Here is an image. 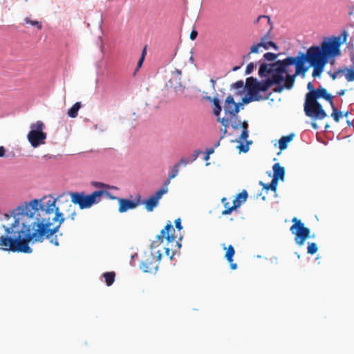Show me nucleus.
Returning a JSON list of instances; mask_svg holds the SVG:
<instances>
[{
    "label": "nucleus",
    "mask_w": 354,
    "mask_h": 354,
    "mask_svg": "<svg viewBox=\"0 0 354 354\" xmlns=\"http://www.w3.org/2000/svg\"><path fill=\"white\" fill-rule=\"evenodd\" d=\"M230 263V268L232 270H236L237 268V264L236 263H234L233 261L232 263Z\"/></svg>",
    "instance_id": "50"
},
{
    "label": "nucleus",
    "mask_w": 354,
    "mask_h": 354,
    "mask_svg": "<svg viewBox=\"0 0 354 354\" xmlns=\"http://www.w3.org/2000/svg\"><path fill=\"white\" fill-rule=\"evenodd\" d=\"M347 36V32L344 30L341 35L325 37L320 46H311L313 77H319L328 63L335 64V58L341 55L340 47L346 42Z\"/></svg>",
    "instance_id": "3"
},
{
    "label": "nucleus",
    "mask_w": 354,
    "mask_h": 354,
    "mask_svg": "<svg viewBox=\"0 0 354 354\" xmlns=\"http://www.w3.org/2000/svg\"><path fill=\"white\" fill-rule=\"evenodd\" d=\"M250 54H251V53H248V54H247L246 55H244V56H243V59H248V58H250Z\"/></svg>",
    "instance_id": "57"
},
{
    "label": "nucleus",
    "mask_w": 354,
    "mask_h": 354,
    "mask_svg": "<svg viewBox=\"0 0 354 354\" xmlns=\"http://www.w3.org/2000/svg\"><path fill=\"white\" fill-rule=\"evenodd\" d=\"M210 82H211V86H212V88H214V87H215V84H216V80H214V79H212V80H210Z\"/></svg>",
    "instance_id": "53"
},
{
    "label": "nucleus",
    "mask_w": 354,
    "mask_h": 354,
    "mask_svg": "<svg viewBox=\"0 0 354 354\" xmlns=\"http://www.w3.org/2000/svg\"><path fill=\"white\" fill-rule=\"evenodd\" d=\"M181 71L176 69L171 74L170 78L167 82L165 86L167 88H179L181 87L185 88V85L181 82Z\"/></svg>",
    "instance_id": "15"
},
{
    "label": "nucleus",
    "mask_w": 354,
    "mask_h": 354,
    "mask_svg": "<svg viewBox=\"0 0 354 354\" xmlns=\"http://www.w3.org/2000/svg\"><path fill=\"white\" fill-rule=\"evenodd\" d=\"M263 44H261V41L257 44H254L250 48V53H258L259 51V48L262 47Z\"/></svg>",
    "instance_id": "33"
},
{
    "label": "nucleus",
    "mask_w": 354,
    "mask_h": 354,
    "mask_svg": "<svg viewBox=\"0 0 354 354\" xmlns=\"http://www.w3.org/2000/svg\"><path fill=\"white\" fill-rule=\"evenodd\" d=\"M257 22L259 25V30L261 32H265L267 35L270 34L272 29L270 17L266 15L259 16L257 18Z\"/></svg>",
    "instance_id": "18"
},
{
    "label": "nucleus",
    "mask_w": 354,
    "mask_h": 354,
    "mask_svg": "<svg viewBox=\"0 0 354 354\" xmlns=\"http://www.w3.org/2000/svg\"><path fill=\"white\" fill-rule=\"evenodd\" d=\"M329 127H330V125H329V124H326L325 125V127H324L325 131H327V130H328V129Z\"/></svg>",
    "instance_id": "60"
},
{
    "label": "nucleus",
    "mask_w": 354,
    "mask_h": 354,
    "mask_svg": "<svg viewBox=\"0 0 354 354\" xmlns=\"http://www.w3.org/2000/svg\"><path fill=\"white\" fill-rule=\"evenodd\" d=\"M261 185H263V188L266 190L271 189L274 192L276 191L278 181L275 180L272 178V181L269 184H263L262 182L260 183Z\"/></svg>",
    "instance_id": "29"
},
{
    "label": "nucleus",
    "mask_w": 354,
    "mask_h": 354,
    "mask_svg": "<svg viewBox=\"0 0 354 354\" xmlns=\"http://www.w3.org/2000/svg\"><path fill=\"white\" fill-rule=\"evenodd\" d=\"M214 152V149L213 147L207 148L206 149V153H207L209 156L211 154H212Z\"/></svg>",
    "instance_id": "47"
},
{
    "label": "nucleus",
    "mask_w": 354,
    "mask_h": 354,
    "mask_svg": "<svg viewBox=\"0 0 354 354\" xmlns=\"http://www.w3.org/2000/svg\"><path fill=\"white\" fill-rule=\"evenodd\" d=\"M326 116L322 105L317 100L311 97V119L323 120Z\"/></svg>",
    "instance_id": "14"
},
{
    "label": "nucleus",
    "mask_w": 354,
    "mask_h": 354,
    "mask_svg": "<svg viewBox=\"0 0 354 354\" xmlns=\"http://www.w3.org/2000/svg\"><path fill=\"white\" fill-rule=\"evenodd\" d=\"M71 196V202L68 201L67 198V195L65 194L60 195L56 199H50L51 201H55V209H58L61 214H62L63 218L64 214L61 212L63 210L64 207H66V212L68 213V218H69L71 221H74L76 216L75 208L74 205H78L81 209L89 208L93 205L97 204L100 203L102 200V196H110V193L106 190H97L95 191L91 194L86 195L84 192H71L68 194ZM46 197L42 199L39 200V204L46 203L50 199L47 201H44L46 200ZM56 213V209L53 211V214L50 216V218L54 217L55 214Z\"/></svg>",
    "instance_id": "4"
},
{
    "label": "nucleus",
    "mask_w": 354,
    "mask_h": 354,
    "mask_svg": "<svg viewBox=\"0 0 354 354\" xmlns=\"http://www.w3.org/2000/svg\"><path fill=\"white\" fill-rule=\"evenodd\" d=\"M254 68V64L253 62H250L246 66L245 71V74L248 75V74L252 73Z\"/></svg>",
    "instance_id": "36"
},
{
    "label": "nucleus",
    "mask_w": 354,
    "mask_h": 354,
    "mask_svg": "<svg viewBox=\"0 0 354 354\" xmlns=\"http://www.w3.org/2000/svg\"><path fill=\"white\" fill-rule=\"evenodd\" d=\"M145 49L143 50L142 55L138 62V68H140L142 66V62L145 59Z\"/></svg>",
    "instance_id": "42"
},
{
    "label": "nucleus",
    "mask_w": 354,
    "mask_h": 354,
    "mask_svg": "<svg viewBox=\"0 0 354 354\" xmlns=\"http://www.w3.org/2000/svg\"><path fill=\"white\" fill-rule=\"evenodd\" d=\"M268 35H269L266 34L264 36H263L261 37V44H263L262 47L264 48L266 50H268L270 47H272L274 49L277 50L279 49V48H278L277 45L274 42H273L272 41H266Z\"/></svg>",
    "instance_id": "24"
},
{
    "label": "nucleus",
    "mask_w": 354,
    "mask_h": 354,
    "mask_svg": "<svg viewBox=\"0 0 354 354\" xmlns=\"http://www.w3.org/2000/svg\"><path fill=\"white\" fill-rule=\"evenodd\" d=\"M115 274L114 272H107L103 274L106 284L108 286H111L115 281Z\"/></svg>",
    "instance_id": "27"
},
{
    "label": "nucleus",
    "mask_w": 354,
    "mask_h": 354,
    "mask_svg": "<svg viewBox=\"0 0 354 354\" xmlns=\"http://www.w3.org/2000/svg\"><path fill=\"white\" fill-rule=\"evenodd\" d=\"M245 90H243L245 91ZM248 91L245 97L242 98L243 104H248L252 101H259L267 100L269 98L271 92L270 90H246Z\"/></svg>",
    "instance_id": "11"
},
{
    "label": "nucleus",
    "mask_w": 354,
    "mask_h": 354,
    "mask_svg": "<svg viewBox=\"0 0 354 354\" xmlns=\"http://www.w3.org/2000/svg\"><path fill=\"white\" fill-rule=\"evenodd\" d=\"M44 124L40 120L31 124L30 131L27 135V139L32 147L36 148L45 144L47 134L44 132Z\"/></svg>",
    "instance_id": "6"
},
{
    "label": "nucleus",
    "mask_w": 354,
    "mask_h": 354,
    "mask_svg": "<svg viewBox=\"0 0 354 354\" xmlns=\"http://www.w3.org/2000/svg\"><path fill=\"white\" fill-rule=\"evenodd\" d=\"M160 258L161 253L160 252H158L156 254H153L151 252H145L144 258L140 263V268L144 272L155 273L158 270Z\"/></svg>",
    "instance_id": "8"
},
{
    "label": "nucleus",
    "mask_w": 354,
    "mask_h": 354,
    "mask_svg": "<svg viewBox=\"0 0 354 354\" xmlns=\"http://www.w3.org/2000/svg\"><path fill=\"white\" fill-rule=\"evenodd\" d=\"M248 138V130H242V133L239 137L241 140H245Z\"/></svg>",
    "instance_id": "38"
},
{
    "label": "nucleus",
    "mask_w": 354,
    "mask_h": 354,
    "mask_svg": "<svg viewBox=\"0 0 354 354\" xmlns=\"http://www.w3.org/2000/svg\"><path fill=\"white\" fill-rule=\"evenodd\" d=\"M6 149L3 146H0V157H3L6 155Z\"/></svg>",
    "instance_id": "46"
},
{
    "label": "nucleus",
    "mask_w": 354,
    "mask_h": 354,
    "mask_svg": "<svg viewBox=\"0 0 354 354\" xmlns=\"http://www.w3.org/2000/svg\"><path fill=\"white\" fill-rule=\"evenodd\" d=\"M272 91H274V92L280 93V92H281L283 90L277 89V90H272Z\"/></svg>",
    "instance_id": "62"
},
{
    "label": "nucleus",
    "mask_w": 354,
    "mask_h": 354,
    "mask_svg": "<svg viewBox=\"0 0 354 354\" xmlns=\"http://www.w3.org/2000/svg\"><path fill=\"white\" fill-rule=\"evenodd\" d=\"M218 121L221 122L222 124L225 126V127L227 125V120H225V118H222V119L218 118Z\"/></svg>",
    "instance_id": "48"
},
{
    "label": "nucleus",
    "mask_w": 354,
    "mask_h": 354,
    "mask_svg": "<svg viewBox=\"0 0 354 354\" xmlns=\"http://www.w3.org/2000/svg\"><path fill=\"white\" fill-rule=\"evenodd\" d=\"M240 68H241V66H234V67H233V68H232V71H237V70H239Z\"/></svg>",
    "instance_id": "54"
},
{
    "label": "nucleus",
    "mask_w": 354,
    "mask_h": 354,
    "mask_svg": "<svg viewBox=\"0 0 354 354\" xmlns=\"http://www.w3.org/2000/svg\"><path fill=\"white\" fill-rule=\"evenodd\" d=\"M306 88H310V82L308 83V84L306 86Z\"/></svg>",
    "instance_id": "64"
},
{
    "label": "nucleus",
    "mask_w": 354,
    "mask_h": 354,
    "mask_svg": "<svg viewBox=\"0 0 354 354\" xmlns=\"http://www.w3.org/2000/svg\"><path fill=\"white\" fill-rule=\"evenodd\" d=\"M304 111L307 116H310V90L306 94V99L304 102Z\"/></svg>",
    "instance_id": "30"
},
{
    "label": "nucleus",
    "mask_w": 354,
    "mask_h": 354,
    "mask_svg": "<svg viewBox=\"0 0 354 354\" xmlns=\"http://www.w3.org/2000/svg\"><path fill=\"white\" fill-rule=\"evenodd\" d=\"M232 128L234 129H237L239 128V124H232Z\"/></svg>",
    "instance_id": "56"
},
{
    "label": "nucleus",
    "mask_w": 354,
    "mask_h": 354,
    "mask_svg": "<svg viewBox=\"0 0 354 354\" xmlns=\"http://www.w3.org/2000/svg\"><path fill=\"white\" fill-rule=\"evenodd\" d=\"M346 123H347L348 126H351V125H352V124H353V123H352V122H351V121H350V120H347V121H346Z\"/></svg>",
    "instance_id": "58"
},
{
    "label": "nucleus",
    "mask_w": 354,
    "mask_h": 354,
    "mask_svg": "<svg viewBox=\"0 0 354 354\" xmlns=\"http://www.w3.org/2000/svg\"><path fill=\"white\" fill-rule=\"evenodd\" d=\"M220 145V141H218L215 145H214V147H217Z\"/></svg>",
    "instance_id": "61"
},
{
    "label": "nucleus",
    "mask_w": 354,
    "mask_h": 354,
    "mask_svg": "<svg viewBox=\"0 0 354 354\" xmlns=\"http://www.w3.org/2000/svg\"><path fill=\"white\" fill-rule=\"evenodd\" d=\"M241 127H242L243 130L248 129V122L246 121L243 122L241 123Z\"/></svg>",
    "instance_id": "49"
},
{
    "label": "nucleus",
    "mask_w": 354,
    "mask_h": 354,
    "mask_svg": "<svg viewBox=\"0 0 354 354\" xmlns=\"http://www.w3.org/2000/svg\"><path fill=\"white\" fill-rule=\"evenodd\" d=\"M175 229L173 227L170 221L165 226V227L160 231V233L156 236V240L153 241L151 243V248H157L161 243L163 242V239H165L169 243H173L175 241L176 246L178 249L180 248L181 244L176 241V236H174Z\"/></svg>",
    "instance_id": "7"
},
{
    "label": "nucleus",
    "mask_w": 354,
    "mask_h": 354,
    "mask_svg": "<svg viewBox=\"0 0 354 354\" xmlns=\"http://www.w3.org/2000/svg\"><path fill=\"white\" fill-rule=\"evenodd\" d=\"M179 167H180V164H175L173 166L171 171L169 174L168 178L165 182L164 185H163L162 187H167V188L168 185L170 183L171 180L174 178L178 175V171H179Z\"/></svg>",
    "instance_id": "23"
},
{
    "label": "nucleus",
    "mask_w": 354,
    "mask_h": 354,
    "mask_svg": "<svg viewBox=\"0 0 354 354\" xmlns=\"http://www.w3.org/2000/svg\"><path fill=\"white\" fill-rule=\"evenodd\" d=\"M292 222L294 224L290 227V231L295 235V242L298 245H301L308 237L310 230L306 227L304 223L297 218H294Z\"/></svg>",
    "instance_id": "9"
},
{
    "label": "nucleus",
    "mask_w": 354,
    "mask_h": 354,
    "mask_svg": "<svg viewBox=\"0 0 354 354\" xmlns=\"http://www.w3.org/2000/svg\"><path fill=\"white\" fill-rule=\"evenodd\" d=\"M175 227L178 230H181L183 229V226L181 225V220L180 218H177L174 221Z\"/></svg>",
    "instance_id": "41"
},
{
    "label": "nucleus",
    "mask_w": 354,
    "mask_h": 354,
    "mask_svg": "<svg viewBox=\"0 0 354 354\" xmlns=\"http://www.w3.org/2000/svg\"><path fill=\"white\" fill-rule=\"evenodd\" d=\"M248 198V192L245 190H243L241 193L238 194L236 198L233 201V205L231 208H228L227 209H224L222 212L223 215H228L232 213V212L236 208L239 207L243 203L246 201Z\"/></svg>",
    "instance_id": "16"
},
{
    "label": "nucleus",
    "mask_w": 354,
    "mask_h": 354,
    "mask_svg": "<svg viewBox=\"0 0 354 354\" xmlns=\"http://www.w3.org/2000/svg\"><path fill=\"white\" fill-rule=\"evenodd\" d=\"M307 252L308 253H310V243H308L307 245Z\"/></svg>",
    "instance_id": "59"
},
{
    "label": "nucleus",
    "mask_w": 354,
    "mask_h": 354,
    "mask_svg": "<svg viewBox=\"0 0 354 354\" xmlns=\"http://www.w3.org/2000/svg\"><path fill=\"white\" fill-rule=\"evenodd\" d=\"M201 153V151L199 149H196L194 151L193 153L191 155V157L189 158L190 162H194L196 160V158L198 157V156Z\"/></svg>",
    "instance_id": "34"
},
{
    "label": "nucleus",
    "mask_w": 354,
    "mask_h": 354,
    "mask_svg": "<svg viewBox=\"0 0 354 354\" xmlns=\"http://www.w3.org/2000/svg\"><path fill=\"white\" fill-rule=\"evenodd\" d=\"M279 55L280 54H275L273 53H266L263 55V58L266 61L272 62L274 61Z\"/></svg>",
    "instance_id": "32"
},
{
    "label": "nucleus",
    "mask_w": 354,
    "mask_h": 354,
    "mask_svg": "<svg viewBox=\"0 0 354 354\" xmlns=\"http://www.w3.org/2000/svg\"><path fill=\"white\" fill-rule=\"evenodd\" d=\"M81 108V103L76 102L73 106L68 109V115L72 118H75L77 116L78 111Z\"/></svg>",
    "instance_id": "26"
},
{
    "label": "nucleus",
    "mask_w": 354,
    "mask_h": 354,
    "mask_svg": "<svg viewBox=\"0 0 354 354\" xmlns=\"http://www.w3.org/2000/svg\"><path fill=\"white\" fill-rule=\"evenodd\" d=\"M93 185L95 187H97V188H105V189H107V188L109 187V186L108 185H106L104 183H100V182H95V183H93Z\"/></svg>",
    "instance_id": "39"
},
{
    "label": "nucleus",
    "mask_w": 354,
    "mask_h": 354,
    "mask_svg": "<svg viewBox=\"0 0 354 354\" xmlns=\"http://www.w3.org/2000/svg\"><path fill=\"white\" fill-rule=\"evenodd\" d=\"M273 179L278 181L279 180H283L285 177V169L281 166L279 163H275L273 167Z\"/></svg>",
    "instance_id": "20"
},
{
    "label": "nucleus",
    "mask_w": 354,
    "mask_h": 354,
    "mask_svg": "<svg viewBox=\"0 0 354 354\" xmlns=\"http://www.w3.org/2000/svg\"><path fill=\"white\" fill-rule=\"evenodd\" d=\"M165 253L167 256L169 257L170 259H172L173 257L175 254V252L171 251L169 248H165Z\"/></svg>",
    "instance_id": "37"
},
{
    "label": "nucleus",
    "mask_w": 354,
    "mask_h": 354,
    "mask_svg": "<svg viewBox=\"0 0 354 354\" xmlns=\"http://www.w3.org/2000/svg\"><path fill=\"white\" fill-rule=\"evenodd\" d=\"M311 97L317 100L318 98H324L330 103V106H335L333 96L327 93V90H311Z\"/></svg>",
    "instance_id": "19"
},
{
    "label": "nucleus",
    "mask_w": 354,
    "mask_h": 354,
    "mask_svg": "<svg viewBox=\"0 0 354 354\" xmlns=\"http://www.w3.org/2000/svg\"><path fill=\"white\" fill-rule=\"evenodd\" d=\"M259 76L261 79L260 81H258L257 78L253 77L246 78L243 88H270L272 86L276 87V83L279 82V80H281L277 74L274 75L269 74L266 76L259 75Z\"/></svg>",
    "instance_id": "5"
},
{
    "label": "nucleus",
    "mask_w": 354,
    "mask_h": 354,
    "mask_svg": "<svg viewBox=\"0 0 354 354\" xmlns=\"http://www.w3.org/2000/svg\"><path fill=\"white\" fill-rule=\"evenodd\" d=\"M348 111H346V112L343 115V116H344V117H347V116H348Z\"/></svg>",
    "instance_id": "63"
},
{
    "label": "nucleus",
    "mask_w": 354,
    "mask_h": 354,
    "mask_svg": "<svg viewBox=\"0 0 354 354\" xmlns=\"http://www.w3.org/2000/svg\"><path fill=\"white\" fill-rule=\"evenodd\" d=\"M294 134L291 133L286 136H282L279 140V147L281 151L286 149L289 142H290L293 138Z\"/></svg>",
    "instance_id": "22"
},
{
    "label": "nucleus",
    "mask_w": 354,
    "mask_h": 354,
    "mask_svg": "<svg viewBox=\"0 0 354 354\" xmlns=\"http://www.w3.org/2000/svg\"><path fill=\"white\" fill-rule=\"evenodd\" d=\"M345 91L346 90H339L337 94L339 95V96H342L345 94Z\"/></svg>",
    "instance_id": "51"
},
{
    "label": "nucleus",
    "mask_w": 354,
    "mask_h": 354,
    "mask_svg": "<svg viewBox=\"0 0 354 354\" xmlns=\"http://www.w3.org/2000/svg\"><path fill=\"white\" fill-rule=\"evenodd\" d=\"M24 21L26 24H30L31 26H36L39 30H41L42 28L41 23L38 21L32 20L28 17H26L24 19Z\"/></svg>",
    "instance_id": "31"
},
{
    "label": "nucleus",
    "mask_w": 354,
    "mask_h": 354,
    "mask_svg": "<svg viewBox=\"0 0 354 354\" xmlns=\"http://www.w3.org/2000/svg\"><path fill=\"white\" fill-rule=\"evenodd\" d=\"M209 158V155H208L207 153H206V155L204 157V160H208Z\"/></svg>",
    "instance_id": "55"
},
{
    "label": "nucleus",
    "mask_w": 354,
    "mask_h": 354,
    "mask_svg": "<svg viewBox=\"0 0 354 354\" xmlns=\"http://www.w3.org/2000/svg\"><path fill=\"white\" fill-rule=\"evenodd\" d=\"M168 192V188L162 187L158 190L154 194L150 196L142 203L145 204V208L148 212H152L153 209L158 206L159 200L161 197Z\"/></svg>",
    "instance_id": "13"
},
{
    "label": "nucleus",
    "mask_w": 354,
    "mask_h": 354,
    "mask_svg": "<svg viewBox=\"0 0 354 354\" xmlns=\"http://www.w3.org/2000/svg\"><path fill=\"white\" fill-rule=\"evenodd\" d=\"M109 198L112 199H117L119 203V207H118V212L120 213L125 212L128 211L129 209H133L136 207H137L140 204L142 203L141 202V196L140 194H138L136 196V198L134 201H130L129 199L126 198H118L115 196H112L111 194L110 196H108Z\"/></svg>",
    "instance_id": "12"
},
{
    "label": "nucleus",
    "mask_w": 354,
    "mask_h": 354,
    "mask_svg": "<svg viewBox=\"0 0 354 354\" xmlns=\"http://www.w3.org/2000/svg\"><path fill=\"white\" fill-rule=\"evenodd\" d=\"M245 84L243 83V81L239 80L236 82L232 85L231 88H243Z\"/></svg>",
    "instance_id": "35"
},
{
    "label": "nucleus",
    "mask_w": 354,
    "mask_h": 354,
    "mask_svg": "<svg viewBox=\"0 0 354 354\" xmlns=\"http://www.w3.org/2000/svg\"><path fill=\"white\" fill-rule=\"evenodd\" d=\"M189 162H190V160H189V158H181L180 161L177 164H180V166L182 165L185 166Z\"/></svg>",
    "instance_id": "40"
},
{
    "label": "nucleus",
    "mask_w": 354,
    "mask_h": 354,
    "mask_svg": "<svg viewBox=\"0 0 354 354\" xmlns=\"http://www.w3.org/2000/svg\"><path fill=\"white\" fill-rule=\"evenodd\" d=\"M317 245L315 243H311V254H314L317 252Z\"/></svg>",
    "instance_id": "44"
},
{
    "label": "nucleus",
    "mask_w": 354,
    "mask_h": 354,
    "mask_svg": "<svg viewBox=\"0 0 354 354\" xmlns=\"http://www.w3.org/2000/svg\"><path fill=\"white\" fill-rule=\"evenodd\" d=\"M311 127L314 129H318V125L316 122H311Z\"/></svg>",
    "instance_id": "52"
},
{
    "label": "nucleus",
    "mask_w": 354,
    "mask_h": 354,
    "mask_svg": "<svg viewBox=\"0 0 354 354\" xmlns=\"http://www.w3.org/2000/svg\"><path fill=\"white\" fill-rule=\"evenodd\" d=\"M197 35H198V32L195 30H193L191 32L189 37L192 40H194L196 38Z\"/></svg>",
    "instance_id": "45"
},
{
    "label": "nucleus",
    "mask_w": 354,
    "mask_h": 354,
    "mask_svg": "<svg viewBox=\"0 0 354 354\" xmlns=\"http://www.w3.org/2000/svg\"><path fill=\"white\" fill-rule=\"evenodd\" d=\"M224 111L225 113H228L232 116H235L239 111V104L234 101L231 95L227 96L225 99Z\"/></svg>",
    "instance_id": "17"
},
{
    "label": "nucleus",
    "mask_w": 354,
    "mask_h": 354,
    "mask_svg": "<svg viewBox=\"0 0 354 354\" xmlns=\"http://www.w3.org/2000/svg\"><path fill=\"white\" fill-rule=\"evenodd\" d=\"M55 201L49 200L39 204L34 199L25 205L19 206L12 212L14 222L5 228L6 234L0 236V249L13 252L30 254L32 252L29 243L43 242L45 239L55 246L59 245L57 235L64 221L62 214L56 209L53 214Z\"/></svg>",
    "instance_id": "1"
},
{
    "label": "nucleus",
    "mask_w": 354,
    "mask_h": 354,
    "mask_svg": "<svg viewBox=\"0 0 354 354\" xmlns=\"http://www.w3.org/2000/svg\"><path fill=\"white\" fill-rule=\"evenodd\" d=\"M351 61L352 63L351 67L350 68L344 66L337 69H334L333 71L330 70L327 73L330 76V77L335 80L336 79H339L343 77L346 78L348 82H352L354 80V55L351 56Z\"/></svg>",
    "instance_id": "10"
},
{
    "label": "nucleus",
    "mask_w": 354,
    "mask_h": 354,
    "mask_svg": "<svg viewBox=\"0 0 354 354\" xmlns=\"http://www.w3.org/2000/svg\"><path fill=\"white\" fill-rule=\"evenodd\" d=\"M307 62L310 63V48L305 53L299 52L296 57H287L272 64L263 62L259 66L258 75L266 76L277 74L281 80L276 83L275 88H290L296 76L301 75L304 77L308 69L306 65Z\"/></svg>",
    "instance_id": "2"
},
{
    "label": "nucleus",
    "mask_w": 354,
    "mask_h": 354,
    "mask_svg": "<svg viewBox=\"0 0 354 354\" xmlns=\"http://www.w3.org/2000/svg\"><path fill=\"white\" fill-rule=\"evenodd\" d=\"M204 99L210 102H212L214 106L213 113L216 116H218L222 110L219 99L217 97H212L210 96H204Z\"/></svg>",
    "instance_id": "21"
},
{
    "label": "nucleus",
    "mask_w": 354,
    "mask_h": 354,
    "mask_svg": "<svg viewBox=\"0 0 354 354\" xmlns=\"http://www.w3.org/2000/svg\"><path fill=\"white\" fill-rule=\"evenodd\" d=\"M331 108L333 110L331 117L336 122H338L340 120V119L343 117V113L342 111H338L335 106H333Z\"/></svg>",
    "instance_id": "28"
},
{
    "label": "nucleus",
    "mask_w": 354,
    "mask_h": 354,
    "mask_svg": "<svg viewBox=\"0 0 354 354\" xmlns=\"http://www.w3.org/2000/svg\"><path fill=\"white\" fill-rule=\"evenodd\" d=\"M222 203L224 205L225 209H227L228 208H231L232 206L230 205V202L227 201L226 198H223L221 200Z\"/></svg>",
    "instance_id": "43"
},
{
    "label": "nucleus",
    "mask_w": 354,
    "mask_h": 354,
    "mask_svg": "<svg viewBox=\"0 0 354 354\" xmlns=\"http://www.w3.org/2000/svg\"><path fill=\"white\" fill-rule=\"evenodd\" d=\"M223 249L226 250L225 258L229 263H232L235 254L234 247L232 245H228V247H225V245H223Z\"/></svg>",
    "instance_id": "25"
}]
</instances>
